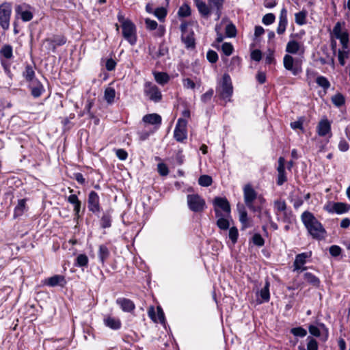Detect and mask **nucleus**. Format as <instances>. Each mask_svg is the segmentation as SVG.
I'll list each match as a JSON object with an SVG mask.
<instances>
[{"instance_id":"1","label":"nucleus","mask_w":350,"mask_h":350,"mask_svg":"<svg viewBox=\"0 0 350 350\" xmlns=\"http://www.w3.org/2000/svg\"><path fill=\"white\" fill-rule=\"evenodd\" d=\"M301 219L308 233L315 239H323L326 234V230L321 223L308 211H304L301 215Z\"/></svg>"},{"instance_id":"2","label":"nucleus","mask_w":350,"mask_h":350,"mask_svg":"<svg viewBox=\"0 0 350 350\" xmlns=\"http://www.w3.org/2000/svg\"><path fill=\"white\" fill-rule=\"evenodd\" d=\"M333 33L338 39L342 48L338 50V58L341 66H345V59L350 57V49L349 47V34L347 31H342L341 23L337 22L333 29Z\"/></svg>"},{"instance_id":"3","label":"nucleus","mask_w":350,"mask_h":350,"mask_svg":"<svg viewBox=\"0 0 350 350\" xmlns=\"http://www.w3.org/2000/svg\"><path fill=\"white\" fill-rule=\"evenodd\" d=\"M118 21L121 23L122 36L131 45H135L137 42L136 27L129 19H125L121 12L117 16Z\"/></svg>"},{"instance_id":"4","label":"nucleus","mask_w":350,"mask_h":350,"mask_svg":"<svg viewBox=\"0 0 350 350\" xmlns=\"http://www.w3.org/2000/svg\"><path fill=\"white\" fill-rule=\"evenodd\" d=\"M273 206L277 219L284 223H291L293 214L291 211L287 210V206L285 201L281 200H275Z\"/></svg>"},{"instance_id":"5","label":"nucleus","mask_w":350,"mask_h":350,"mask_svg":"<svg viewBox=\"0 0 350 350\" xmlns=\"http://www.w3.org/2000/svg\"><path fill=\"white\" fill-rule=\"evenodd\" d=\"M243 198L245 205L253 212L260 211V208L254 205V202L258 198V193L250 184L243 187Z\"/></svg>"},{"instance_id":"6","label":"nucleus","mask_w":350,"mask_h":350,"mask_svg":"<svg viewBox=\"0 0 350 350\" xmlns=\"http://www.w3.org/2000/svg\"><path fill=\"white\" fill-rule=\"evenodd\" d=\"M187 205L193 212H202L206 208L205 200L198 194H189L187 196Z\"/></svg>"},{"instance_id":"7","label":"nucleus","mask_w":350,"mask_h":350,"mask_svg":"<svg viewBox=\"0 0 350 350\" xmlns=\"http://www.w3.org/2000/svg\"><path fill=\"white\" fill-rule=\"evenodd\" d=\"M144 92L150 100L159 103L162 99V94L159 88L151 82L147 81L144 84Z\"/></svg>"},{"instance_id":"8","label":"nucleus","mask_w":350,"mask_h":350,"mask_svg":"<svg viewBox=\"0 0 350 350\" xmlns=\"http://www.w3.org/2000/svg\"><path fill=\"white\" fill-rule=\"evenodd\" d=\"M283 64L285 69L290 71L294 76L299 75L302 71L299 61L298 59H295L289 54H286L284 56Z\"/></svg>"},{"instance_id":"9","label":"nucleus","mask_w":350,"mask_h":350,"mask_svg":"<svg viewBox=\"0 0 350 350\" xmlns=\"http://www.w3.org/2000/svg\"><path fill=\"white\" fill-rule=\"evenodd\" d=\"M12 5L10 3L5 2L0 5V25L5 30L9 29Z\"/></svg>"},{"instance_id":"10","label":"nucleus","mask_w":350,"mask_h":350,"mask_svg":"<svg viewBox=\"0 0 350 350\" xmlns=\"http://www.w3.org/2000/svg\"><path fill=\"white\" fill-rule=\"evenodd\" d=\"M187 121L183 118H179L177 121L174 131V137L177 142H182L187 137Z\"/></svg>"},{"instance_id":"11","label":"nucleus","mask_w":350,"mask_h":350,"mask_svg":"<svg viewBox=\"0 0 350 350\" xmlns=\"http://www.w3.org/2000/svg\"><path fill=\"white\" fill-rule=\"evenodd\" d=\"M312 256V252H303L296 255L295 261L293 262V269L294 272H297V273H300L303 271L307 269L306 267H304V265L307 262V259L310 258Z\"/></svg>"},{"instance_id":"12","label":"nucleus","mask_w":350,"mask_h":350,"mask_svg":"<svg viewBox=\"0 0 350 350\" xmlns=\"http://www.w3.org/2000/svg\"><path fill=\"white\" fill-rule=\"evenodd\" d=\"M220 95L222 98H229L233 92V88L231 82V79L229 75L224 74L222 77L221 85L220 87Z\"/></svg>"},{"instance_id":"13","label":"nucleus","mask_w":350,"mask_h":350,"mask_svg":"<svg viewBox=\"0 0 350 350\" xmlns=\"http://www.w3.org/2000/svg\"><path fill=\"white\" fill-rule=\"evenodd\" d=\"M324 209L329 213L343 214L350 210V204L344 202L329 203L324 206Z\"/></svg>"},{"instance_id":"14","label":"nucleus","mask_w":350,"mask_h":350,"mask_svg":"<svg viewBox=\"0 0 350 350\" xmlns=\"http://www.w3.org/2000/svg\"><path fill=\"white\" fill-rule=\"evenodd\" d=\"M213 204L215 206V212L217 217H219L221 215V213H220L218 208L223 210L226 213L227 216L230 215V206L226 198L217 197L213 201Z\"/></svg>"},{"instance_id":"15","label":"nucleus","mask_w":350,"mask_h":350,"mask_svg":"<svg viewBox=\"0 0 350 350\" xmlns=\"http://www.w3.org/2000/svg\"><path fill=\"white\" fill-rule=\"evenodd\" d=\"M100 198L96 192L91 191L88 195V207L93 213H98L100 211Z\"/></svg>"},{"instance_id":"16","label":"nucleus","mask_w":350,"mask_h":350,"mask_svg":"<svg viewBox=\"0 0 350 350\" xmlns=\"http://www.w3.org/2000/svg\"><path fill=\"white\" fill-rule=\"evenodd\" d=\"M15 11L24 22L30 21L33 18V13L30 11V6L28 4L23 3L17 5Z\"/></svg>"},{"instance_id":"17","label":"nucleus","mask_w":350,"mask_h":350,"mask_svg":"<svg viewBox=\"0 0 350 350\" xmlns=\"http://www.w3.org/2000/svg\"><path fill=\"white\" fill-rule=\"evenodd\" d=\"M286 52L289 54H304V46L303 44L295 40H290L286 44Z\"/></svg>"},{"instance_id":"18","label":"nucleus","mask_w":350,"mask_h":350,"mask_svg":"<svg viewBox=\"0 0 350 350\" xmlns=\"http://www.w3.org/2000/svg\"><path fill=\"white\" fill-rule=\"evenodd\" d=\"M44 42L48 43L49 49L55 52L57 46L64 45L66 42V38L64 36H55L52 38L46 39Z\"/></svg>"},{"instance_id":"19","label":"nucleus","mask_w":350,"mask_h":350,"mask_svg":"<svg viewBox=\"0 0 350 350\" xmlns=\"http://www.w3.org/2000/svg\"><path fill=\"white\" fill-rule=\"evenodd\" d=\"M116 304L126 312H131L135 308L133 301L127 298L120 297L116 299Z\"/></svg>"},{"instance_id":"20","label":"nucleus","mask_w":350,"mask_h":350,"mask_svg":"<svg viewBox=\"0 0 350 350\" xmlns=\"http://www.w3.org/2000/svg\"><path fill=\"white\" fill-rule=\"evenodd\" d=\"M29 88L31 95L34 98L40 97L45 91L43 85L38 79L30 82Z\"/></svg>"},{"instance_id":"21","label":"nucleus","mask_w":350,"mask_h":350,"mask_svg":"<svg viewBox=\"0 0 350 350\" xmlns=\"http://www.w3.org/2000/svg\"><path fill=\"white\" fill-rule=\"evenodd\" d=\"M287 23V10L285 8H283L280 11L279 23L277 28V33L278 34H283L284 33Z\"/></svg>"},{"instance_id":"22","label":"nucleus","mask_w":350,"mask_h":350,"mask_svg":"<svg viewBox=\"0 0 350 350\" xmlns=\"http://www.w3.org/2000/svg\"><path fill=\"white\" fill-rule=\"evenodd\" d=\"M317 132L321 137L331 133V124L327 119H323L319 122L317 126Z\"/></svg>"},{"instance_id":"23","label":"nucleus","mask_w":350,"mask_h":350,"mask_svg":"<svg viewBox=\"0 0 350 350\" xmlns=\"http://www.w3.org/2000/svg\"><path fill=\"white\" fill-rule=\"evenodd\" d=\"M161 117L160 115L157 113H150L145 115L142 121L145 124H148L151 125H154L156 129H158L161 124Z\"/></svg>"},{"instance_id":"24","label":"nucleus","mask_w":350,"mask_h":350,"mask_svg":"<svg viewBox=\"0 0 350 350\" xmlns=\"http://www.w3.org/2000/svg\"><path fill=\"white\" fill-rule=\"evenodd\" d=\"M66 284L65 277L62 275H55L51 278H49L45 281V284L49 286H64Z\"/></svg>"},{"instance_id":"25","label":"nucleus","mask_w":350,"mask_h":350,"mask_svg":"<svg viewBox=\"0 0 350 350\" xmlns=\"http://www.w3.org/2000/svg\"><path fill=\"white\" fill-rule=\"evenodd\" d=\"M224 0H208L209 7L212 12L216 15V20H219L221 15Z\"/></svg>"},{"instance_id":"26","label":"nucleus","mask_w":350,"mask_h":350,"mask_svg":"<svg viewBox=\"0 0 350 350\" xmlns=\"http://www.w3.org/2000/svg\"><path fill=\"white\" fill-rule=\"evenodd\" d=\"M157 315L155 314L154 307H150L148 310L149 317L154 322L159 321L161 323H165V314L161 307H157Z\"/></svg>"},{"instance_id":"27","label":"nucleus","mask_w":350,"mask_h":350,"mask_svg":"<svg viewBox=\"0 0 350 350\" xmlns=\"http://www.w3.org/2000/svg\"><path fill=\"white\" fill-rule=\"evenodd\" d=\"M196 5L200 13V14L204 17H208L212 12L209 4L207 5L205 2L202 0H195Z\"/></svg>"},{"instance_id":"28","label":"nucleus","mask_w":350,"mask_h":350,"mask_svg":"<svg viewBox=\"0 0 350 350\" xmlns=\"http://www.w3.org/2000/svg\"><path fill=\"white\" fill-rule=\"evenodd\" d=\"M104 323L107 327L112 329H118L121 327V322L120 319L112 317L105 318L104 319Z\"/></svg>"},{"instance_id":"29","label":"nucleus","mask_w":350,"mask_h":350,"mask_svg":"<svg viewBox=\"0 0 350 350\" xmlns=\"http://www.w3.org/2000/svg\"><path fill=\"white\" fill-rule=\"evenodd\" d=\"M153 75L157 83L164 85L170 81V76L163 72H154Z\"/></svg>"},{"instance_id":"30","label":"nucleus","mask_w":350,"mask_h":350,"mask_svg":"<svg viewBox=\"0 0 350 350\" xmlns=\"http://www.w3.org/2000/svg\"><path fill=\"white\" fill-rule=\"evenodd\" d=\"M181 40L187 48L193 47L195 45L193 31H189L181 35Z\"/></svg>"},{"instance_id":"31","label":"nucleus","mask_w":350,"mask_h":350,"mask_svg":"<svg viewBox=\"0 0 350 350\" xmlns=\"http://www.w3.org/2000/svg\"><path fill=\"white\" fill-rule=\"evenodd\" d=\"M304 280L313 286L318 287L320 285L319 279L314 274L310 272H306L304 273Z\"/></svg>"},{"instance_id":"32","label":"nucleus","mask_w":350,"mask_h":350,"mask_svg":"<svg viewBox=\"0 0 350 350\" xmlns=\"http://www.w3.org/2000/svg\"><path fill=\"white\" fill-rule=\"evenodd\" d=\"M259 295L262 299L259 302L260 304L262 302H268L269 301V282L268 281H266L265 286L259 291Z\"/></svg>"},{"instance_id":"33","label":"nucleus","mask_w":350,"mask_h":350,"mask_svg":"<svg viewBox=\"0 0 350 350\" xmlns=\"http://www.w3.org/2000/svg\"><path fill=\"white\" fill-rule=\"evenodd\" d=\"M109 250L106 245H101L99 246L98 256L103 265L105 263V260L109 257Z\"/></svg>"},{"instance_id":"34","label":"nucleus","mask_w":350,"mask_h":350,"mask_svg":"<svg viewBox=\"0 0 350 350\" xmlns=\"http://www.w3.org/2000/svg\"><path fill=\"white\" fill-rule=\"evenodd\" d=\"M13 57L12 47L10 45H5L0 50L1 59H10Z\"/></svg>"},{"instance_id":"35","label":"nucleus","mask_w":350,"mask_h":350,"mask_svg":"<svg viewBox=\"0 0 350 350\" xmlns=\"http://www.w3.org/2000/svg\"><path fill=\"white\" fill-rule=\"evenodd\" d=\"M26 209V201L25 199L19 200L18 204L14 208V217H17L23 214Z\"/></svg>"},{"instance_id":"36","label":"nucleus","mask_w":350,"mask_h":350,"mask_svg":"<svg viewBox=\"0 0 350 350\" xmlns=\"http://www.w3.org/2000/svg\"><path fill=\"white\" fill-rule=\"evenodd\" d=\"M23 77L28 82H31L32 81L36 80L35 77V72L33 67L31 65H27L25 66V70L23 73Z\"/></svg>"},{"instance_id":"37","label":"nucleus","mask_w":350,"mask_h":350,"mask_svg":"<svg viewBox=\"0 0 350 350\" xmlns=\"http://www.w3.org/2000/svg\"><path fill=\"white\" fill-rule=\"evenodd\" d=\"M153 14L159 21L163 22L167 14V10L164 7H159L154 10Z\"/></svg>"},{"instance_id":"38","label":"nucleus","mask_w":350,"mask_h":350,"mask_svg":"<svg viewBox=\"0 0 350 350\" xmlns=\"http://www.w3.org/2000/svg\"><path fill=\"white\" fill-rule=\"evenodd\" d=\"M191 10L187 3L183 4L178 9V16L181 18L188 17L191 15Z\"/></svg>"},{"instance_id":"39","label":"nucleus","mask_w":350,"mask_h":350,"mask_svg":"<svg viewBox=\"0 0 350 350\" xmlns=\"http://www.w3.org/2000/svg\"><path fill=\"white\" fill-rule=\"evenodd\" d=\"M307 12L302 10L295 14V23L297 25H303L306 23Z\"/></svg>"},{"instance_id":"40","label":"nucleus","mask_w":350,"mask_h":350,"mask_svg":"<svg viewBox=\"0 0 350 350\" xmlns=\"http://www.w3.org/2000/svg\"><path fill=\"white\" fill-rule=\"evenodd\" d=\"M88 258L85 254H79L76 258L75 265L76 267H85L88 266Z\"/></svg>"},{"instance_id":"41","label":"nucleus","mask_w":350,"mask_h":350,"mask_svg":"<svg viewBox=\"0 0 350 350\" xmlns=\"http://www.w3.org/2000/svg\"><path fill=\"white\" fill-rule=\"evenodd\" d=\"M111 226V216L109 213H105L100 219V226L103 228H107Z\"/></svg>"},{"instance_id":"42","label":"nucleus","mask_w":350,"mask_h":350,"mask_svg":"<svg viewBox=\"0 0 350 350\" xmlns=\"http://www.w3.org/2000/svg\"><path fill=\"white\" fill-rule=\"evenodd\" d=\"M116 96V91L113 88H107L105 90V99L106 101L111 104L113 102Z\"/></svg>"},{"instance_id":"43","label":"nucleus","mask_w":350,"mask_h":350,"mask_svg":"<svg viewBox=\"0 0 350 350\" xmlns=\"http://www.w3.org/2000/svg\"><path fill=\"white\" fill-rule=\"evenodd\" d=\"M316 83L319 86L323 88L325 90H327L330 87V83L328 79L323 76H319L316 79Z\"/></svg>"},{"instance_id":"44","label":"nucleus","mask_w":350,"mask_h":350,"mask_svg":"<svg viewBox=\"0 0 350 350\" xmlns=\"http://www.w3.org/2000/svg\"><path fill=\"white\" fill-rule=\"evenodd\" d=\"M332 101L334 105L339 107L345 104V99L342 94L338 93L332 96Z\"/></svg>"},{"instance_id":"45","label":"nucleus","mask_w":350,"mask_h":350,"mask_svg":"<svg viewBox=\"0 0 350 350\" xmlns=\"http://www.w3.org/2000/svg\"><path fill=\"white\" fill-rule=\"evenodd\" d=\"M213 180L210 176L202 175L198 179V183L202 187H208L212 184Z\"/></svg>"},{"instance_id":"46","label":"nucleus","mask_w":350,"mask_h":350,"mask_svg":"<svg viewBox=\"0 0 350 350\" xmlns=\"http://www.w3.org/2000/svg\"><path fill=\"white\" fill-rule=\"evenodd\" d=\"M291 333L295 336L305 337L307 335V331L302 327H294L291 329Z\"/></svg>"},{"instance_id":"47","label":"nucleus","mask_w":350,"mask_h":350,"mask_svg":"<svg viewBox=\"0 0 350 350\" xmlns=\"http://www.w3.org/2000/svg\"><path fill=\"white\" fill-rule=\"evenodd\" d=\"M237 206L239 213V220L241 223H242L243 224H245L246 222L247 221V213L243 205H238Z\"/></svg>"},{"instance_id":"48","label":"nucleus","mask_w":350,"mask_h":350,"mask_svg":"<svg viewBox=\"0 0 350 350\" xmlns=\"http://www.w3.org/2000/svg\"><path fill=\"white\" fill-rule=\"evenodd\" d=\"M217 225L218 228H219L221 230H227L230 227V223L229 221L221 217H219V219L217 221Z\"/></svg>"},{"instance_id":"49","label":"nucleus","mask_w":350,"mask_h":350,"mask_svg":"<svg viewBox=\"0 0 350 350\" xmlns=\"http://www.w3.org/2000/svg\"><path fill=\"white\" fill-rule=\"evenodd\" d=\"M154 130L152 129H144L137 132V135L139 136V139L141 141H144L147 139L150 135L154 133Z\"/></svg>"},{"instance_id":"50","label":"nucleus","mask_w":350,"mask_h":350,"mask_svg":"<svg viewBox=\"0 0 350 350\" xmlns=\"http://www.w3.org/2000/svg\"><path fill=\"white\" fill-rule=\"evenodd\" d=\"M225 31L228 37L233 38L236 36L237 33L236 27L232 23H230L226 25Z\"/></svg>"},{"instance_id":"51","label":"nucleus","mask_w":350,"mask_h":350,"mask_svg":"<svg viewBox=\"0 0 350 350\" xmlns=\"http://www.w3.org/2000/svg\"><path fill=\"white\" fill-rule=\"evenodd\" d=\"M304 121V118L301 117L297 121L291 122V127L294 130L299 129L302 132H304V129L303 126Z\"/></svg>"},{"instance_id":"52","label":"nucleus","mask_w":350,"mask_h":350,"mask_svg":"<svg viewBox=\"0 0 350 350\" xmlns=\"http://www.w3.org/2000/svg\"><path fill=\"white\" fill-rule=\"evenodd\" d=\"M307 341V350H318V342L314 338L308 336Z\"/></svg>"},{"instance_id":"53","label":"nucleus","mask_w":350,"mask_h":350,"mask_svg":"<svg viewBox=\"0 0 350 350\" xmlns=\"http://www.w3.org/2000/svg\"><path fill=\"white\" fill-rule=\"evenodd\" d=\"M233 46L230 42H224L221 46L222 52L226 55H230L233 52Z\"/></svg>"},{"instance_id":"54","label":"nucleus","mask_w":350,"mask_h":350,"mask_svg":"<svg viewBox=\"0 0 350 350\" xmlns=\"http://www.w3.org/2000/svg\"><path fill=\"white\" fill-rule=\"evenodd\" d=\"M239 237L238 230L236 227H232L229 229V238L232 241L233 244H235L237 241Z\"/></svg>"},{"instance_id":"55","label":"nucleus","mask_w":350,"mask_h":350,"mask_svg":"<svg viewBox=\"0 0 350 350\" xmlns=\"http://www.w3.org/2000/svg\"><path fill=\"white\" fill-rule=\"evenodd\" d=\"M145 25L146 29L150 31L156 29L158 27V23L157 21L148 18L145 19Z\"/></svg>"},{"instance_id":"56","label":"nucleus","mask_w":350,"mask_h":350,"mask_svg":"<svg viewBox=\"0 0 350 350\" xmlns=\"http://www.w3.org/2000/svg\"><path fill=\"white\" fill-rule=\"evenodd\" d=\"M275 16L273 14L268 13L263 16L262 21L265 25H269L272 24L275 21Z\"/></svg>"},{"instance_id":"57","label":"nucleus","mask_w":350,"mask_h":350,"mask_svg":"<svg viewBox=\"0 0 350 350\" xmlns=\"http://www.w3.org/2000/svg\"><path fill=\"white\" fill-rule=\"evenodd\" d=\"M1 65L5 70V72L8 75H11V71H10V66L11 63L10 62V59H1Z\"/></svg>"},{"instance_id":"58","label":"nucleus","mask_w":350,"mask_h":350,"mask_svg":"<svg viewBox=\"0 0 350 350\" xmlns=\"http://www.w3.org/2000/svg\"><path fill=\"white\" fill-rule=\"evenodd\" d=\"M206 58L211 63H215L218 60V55L215 51L209 50L206 53Z\"/></svg>"},{"instance_id":"59","label":"nucleus","mask_w":350,"mask_h":350,"mask_svg":"<svg viewBox=\"0 0 350 350\" xmlns=\"http://www.w3.org/2000/svg\"><path fill=\"white\" fill-rule=\"evenodd\" d=\"M252 241L254 245L261 247L265 244V241L260 234H255L252 237Z\"/></svg>"},{"instance_id":"60","label":"nucleus","mask_w":350,"mask_h":350,"mask_svg":"<svg viewBox=\"0 0 350 350\" xmlns=\"http://www.w3.org/2000/svg\"><path fill=\"white\" fill-rule=\"evenodd\" d=\"M214 91L213 89L208 90L206 92L203 94L201 96V100L202 102L206 103L211 100L213 95Z\"/></svg>"},{"instance_id":"61","label":"nucleus","mask_w":350,"mask_h":350,"mask_svg":"<svg viewBox=\"0 0 350 350\" xmlns=\"http://www.w3.org/2000/svg\"><path fill=\"white\" fill-rule=\"evenodd\" d=\"M158 172L161 176H167L169 173L168 168L165 163H161L157 165Z\"/></svg>"},{"instance_id":"62","label":"nucleus","mask_w":350,"mask_h":350,"mask_svg":"<svg viewBox=\"0 0 350 350\" xmlns=\"http://www.w3.org/2000/svg\"><path fill=\"white\" fill-rule=\"evenodd\" d=\"M183 87L186 89L193 90L196 88V83L189 78H186L183 80Z\"/></svg>"},{"instance_id":"63","label":"nucleus","mask_w":350,"mask_h":350,"mask_svg":"<svg viewBox=\"0 0 350 350\" xmlns=\"http://www.w3.org/2000/svg\"><path fill=\"white\" fill-rule=\"evenodd\" d=\"M116 157L121 161H124L128 157V153L124 149L120 148L116 150Z\"/></svg>"},{"instance_id":"64","label":"nucleus","mask_w":350,"mask_h":350,"mask_svg":"<svg viewBox=\"0 0 350 350\" xmlns=\"http://www.w3.org/2000/svg\"><path fill=\"white\" fill-rule=\"evenodd\" d=\"M329 253L332 256H338L341 254V248L338 245H332L329 247Z\"/></svg>"}]
</instances>
